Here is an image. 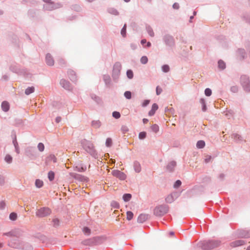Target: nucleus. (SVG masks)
<instances>
[{
	"mask_svg": "<svg viewBox=\"0 0 250 250\" xmlns=\"http://www.w3.org/2000/svg\"><path fill=\"white\" fill-rule=\"evenodd\" d=\"M83 145L84 149L88 153L92 154L94 152V146L90 142L84 140L83 142Z\"/></svg>",
	"mask_w": 250,
	"mask_h": 250,
	"instance_id": "obj_1",
	"label": "nucleus"
},
{
	"mask_svg": "<svg viewBox=\"0 0 250 250\" xmlns=\"http://www.w3.org/2000/svg\"><path fill=\"white\" fill-rule=\"evenodd\" d=\"M219 245V242L215 241H210L204 243L202 246L203 250H208L216 248Z\"/></svg>",
	"mask_w": 250,
	"mask_h": 250,
	"instance_id": "obj_2",
	"label": "nucleus"
},
{
	"mask_svg": "<svg viewBox=\"0 0 250 250\" xmlns=\"http://www.w3.org/2000/svg\"><path fill=\"white\" fill-rule=\"evenodd\" d=\"M50 213L51 210L49 208H42L37 211L36 215L40 217H42L49 215Z\"/></svg>",
	"mask_w": 250,
	"mask_h": 250,
	"instance_id": "obj_3",
	"label": "nucleus"
},
{
	"mask_svg": "<svg viewBox=\"0 0 250 250\" xmlns=\"http://www.w3.org/2000/svg\"><path fill=\"white\" fill-rule=\"evenodd\" d=\"M168 211L167 207L160 206L155 208L154 213L157 215H162L166 213Z\"/></svg>",
	"mask_w": 250,
	"mask_h": 250,
	"instance_id": "obj_4",
	"label": "nucleus"
},
{
	"mask_svg": "<svg viewBox=\"0 0 250 250\" xmlns=\"http://www.w3.org/2000/svg\"><path fill=\"white\" fill-rule=\"evenodd\" d=\"M122 65L119 62H116L113 66V76L115 77H118L120 74Z\"/></svg>",
	"mask_w": 250,
	"mask_h": 250,
	"instance_id": "obj_5",
	"label": "nucleus"
},
{
	"mask_svg": "<svg viewBox=\"0 0 250 250\" xmlns=\"http://www.w3.org/2000/svg\"><path fill=\"white\" fill-rule=\"evenodd\" d=\"M179 195L177 192H173L171 194L168 195L165 201L167 203H172L176 199H177Z\"/></svg>",
	"mask_w": 250,
	"mask_h": 250,
	"instance_id": "obj_6",
	"label": "nucleus"
},
{
	"mask_svg": "<svg viewBox=\"0 0 250 250\" xmlns=\"http://www.w3.org/2000/svg\"><path fill=\"white\" fill-rule=\"evenodd\" d=\"M112 175L121 180H124L126 178L125 174L119 170H114L112 171Z\"/></svg>",
	"mask_w": 250,
	"mask_h": 250,
	"instance_id": "obj_7",
	"label": "nucleus"
},
{
	"mask_svg": "<svg viewBox=\"0 0 250 250\" xmlns=\"http://www.w3.org/2000/svg\"><path fill=\"white\" fill-rule=\"evenodd\" d=\"M46 62L48 65H50V66H52L54 64V61L52 57L49 54H48L46 55Z\"/></svg>",
	"mask_w": 250,
	"mask_h": 250,
	"instance_id": "obj_8",
	"label": "nucleus"
},
{
	"mask_svg": "<svg viewBox=\"0 0 250 250\" xmlns=\"http://www.w3.org/2000/svg\"><path fill=\"white\" fill-rule=\"evenodd\" d=\"M148 219V215L142 214L139 215L138 218V221L139 223H142L145 222Z\"/></svg>",
	"mask_w": 250,
	"mask_h": 250,
	"instance_id": "obj_9",
	"label": "nucleus"
},
{
	"mask_svg": "<svg viewBox=\"0 0 250 250\" xmlns=\"http://www.w3.org/2000/svg\"><path fill=\"white\" fill-rule=\"evenodd\" d=\"M1 108L5 112L8 111L9 109V103L6 101L3 102L1 104Z\"/></svg>",
	"mask_w": 250,
	"mask_h": 250,
	"instance_id": "obj_10",
	"label": "nucleus"
},
{
	"mask_svg": "<svg viewBox=\"0 0 250 250\" xmlns=\"http://www.w3.org/2000/svg\"><path fill=\"white\" fill-rule=\"evenodd\" d=\"M158 106L157 104H154L152 106L151 110L149 112L148 114L149 116H152L154 114L155 111L158 109Z\"/></svg>",
	"mask_w": 250,
	"mask_h": 250,
	"instance_id": "obj_11",
	"label": "nucleus"
},
{
	"mask_svg": "<svg viewBox=\"0 0 250 250\" xmlns=\"http://www.w3.org/2000/svg\"><path fill=\"white\" fill-rule=\"evenodd\" d=\"M176 166V163L174 161L170 162L167 166V169L170 171H172Z\"/></svg>",
	"mask_w": 250,
	"mask_h": 250,
	"instance_id": "obj_12",
	"label": "nucleus"
},
{
	"mask_svg": "<svg viewBox=\"0 0 250 250\" xmlns=\"http://www.w3.org/2000/svg\"><path fill=\"white\" fill-rule=\"evenodd\" d=\"M244 243V242L243 240H236L231 243V246L232 247H238L241 246L243 245Z\"/></svg>",
	"mask_w": 250,
	"mask_h": 250,
	"instance_id": "obj_13",
	"label": "nucleus"
},
{
	"mask_svg": "<svg viewBox=\"0 0 250 250\" xmlns=\"http://www.w3.org/2000/svg\"><path fill=\"white\" fill-rule=\"evenodd\" d=\"M91 125L94 128H98L101 126V123L99 120H94L92 122Z\"/></svg>",
	"mask_w": 250,
	"mask_h": 250,
	"instance_id": "obj_14",
	"label": "nucleus"
},
{
	"mask_svg": "<svg viewBox=\"0 0 250 250\" xmlns=\"http://www.w3.org/2000/svg\"><path fill=\"white\" fill-rule=\"evenodd\" d=\"M134 169L137 172L141 171V167L140 164L138 162H135L134 164Z\"/></svg>",
	"mask_w": 250,
	"mask_h": 250,
	"instance_id": "obj_15",
	"label": "nucleus"
},
{
	"mask_svg": "<svg viewBox=\"0 0 250 250\" xmlns=\"http://www.w3.org/2000/svg\"><path fill=\"white\" fill-rule=\"evenodd\" d=\"M61 84L62 85L63 87H64L66 89H68L69 88V83L64 80H62L61 81Z\"/></svg>",
	"mask_w": 250,
	"mask_h": 250,
	"instance_id": "obj_16",
	"label": "nucleus"
},
{
	"mask_svg": "<svg viewBox=\"0 0 250 250\" xmlns=\"http://www.w3.org/2000/svg\"><path fill=\"white\" fill-rule=\"evenodd\" d=\"M218 67L220 69H224L225 68L226 64L224 62H223V61L219 60L218 62Z\"/></svg>",
	"mask_w": 250,
	"mask_h": 250,
	"instance_id": "obj_17",
	"label": "nucleus"
},
{
	"mask_svg": "<svg viewBox=\"0 0 250 250\" xmlns=\"http://www.w3.org/2000/svg\"><path fill=\"white\" fill-rule=\"evenodd\" d=\"M34 91V87H29L27 89H26L25 91V93L26 95H29L30 94L33 93Z\"/></svg>",
	"mask_w": 250,
	"mask_h": 250,
	"instance_id": "obj_18",
	"label": "nucleus"
},
{
	"mask_svg": "<svg viewBox=\"0 0 250 250\" xmlns=\"http://www.w3.org/2000/svg\"><path fill=\"white\" fill-rule=\"evenodd\" d=\"M205 146V143L203 141H199L196 144V146L198 148H202Z\"/></svg>",
	"mask_w": 250,
	"mask_h": 250,
	"instance_id": "obj_19",
	"label": "nucleus"
},
{
	"mask_svg": "<svg viewBox=\"0 0 250 250\" xmlns=\"http://www.w3.org/2000/svg\"><path fill=\"white\" fill-rule=\"evenodd\" d=\"M55 174L52 171H50L48 173V177L50 181H53L54 179Z\"/></svg>",
	"mask_w": 250,
	"mask_h": 250,
	"instance_id": "obj_20",
	"label": "nucleus"
},
{
	"mask_svg": "<svg viewBox=\"0 0 250 250\" xmlns=\"http://www.w3.org/2000/svg\"><path fill=\"white\" fill-rule=\"evenodd\" d=\"M123 198L125 201L127 202L130 200L131 195L130 194H125L123 195Z\"/></svg>",
	"mask_w": 250,
	"mask_h": 250,
	"instance_id": "obj_21",
	"label": "nucleus"
},
{
	"mask_svg": "<svg viewBox=\"0 0 250 250\" xmlns=\"http://www.w3.org/2000/svg\"><path fill=\"white\" fill-rule=\"evenodd\" d=\"M4 160L7 163L10 164L12 161V157L10 155L7 154L5 157Z\"/></svg>",
	"mask_w": 250,
	"mask_h": 250,
	"instance_id": "obj_22",
	"label": "nucleus"
},
{
	"mask_svg": "<svg viewBox=\"0 0 250 250\" xmlns=\"http://www.w3.org/2000/svg\"><path fill=\"white\" fill-rule=\"evenodd\" d=\"M35 185L37 188H41L43 185V182L39 179H37L36 181Z\"/></svg>",
	"mask_w": 250,
	"mask_h": 250,
	"instance_id": "obj_23",
	"label": "nucleus"
},
{
	"mask_svg": "<svg viewBox=\"0 0 250 250\" xmlns=\"http://www.w3.org/2000/svg\"><path fill=\"white\" fill-rule=\"evenodd\" d=\"M133 216V213L130 211L126 212V218L128 220H130L132 219Z\"/></svg>",
	"mask_w": 250,
	"mask_h": 250,
	"instance_id": "obj_24",
	"label": "nucleus"
},
{
	"mask_svg": "<svg viewBox=\"0 0 250 250\" xmlns=\"http://www.w3.org/2000/svg\"><path fill=\"white\" fill-rule=\"evenodd\" d=\"M165 40L166 43L169 44L171 42H172L173 39L170 36H166L165 37Z\"/></svg>",
	"mask_w": 250,
	"mask_h": 250,
	"instance_id": "obj_25",
	"label": "nucleus"
},
{
	"mask_svg": "<svg viewBox=\"0 0 250 250\" xmlns=\"http://www.w3.org/2000/svg\"><path fill=\"white\" fill-rule=\"evenodd\" d=\"M151 128L153 131L156 133L159 131V126L157 125H153L151 126Z\"/></svg>",
	"mask_w": 250,
	"mask_h": 250,
	"instance_id": "obj_26",
	"label": "nucleus"
},
{
	"mask_svg": "<svg viewBox=\"0 0 250 250\" xmlns=\"http://www.w3.org/2000/svg\"><path fill=\"white\" fill-rule=\"evenodd\" d=\"M126 75L129 79H132L133 77V73L131 70H128L127 71Z\"/></svg>",
	"mask_w": 250,
	"mask_h": 250,
	"instance_id": "obj_27",
	"label": "nucleus"
},
{
	"mask_svg": "<svg viewBox=\"0 0 250 250\" xmlns=\"http://www.w3.org/2000/svg\"><path fill=\"white\" fill-rule=\"evenodd\" d=\"M112 144V141L111 138H107L106 140L105 145L107 147H110Z\"/></svg>",
	"mask_w": 250,
	"mask_h": 250,
	"instance_id": "obj_28",
	"label": "nucleus"
},
{
	"mask_svg": "<svg viewBox=\"0 0 250 250\" xmlns=\"http://www.w3.org/2000/svg\"><path fill=\"white\" fill-rule=\"evenodd\" d=\"M58 63L61 66H63L66 64L65 61L62 58L59 59L58 60Z\"/></svg>",
	"mask_w": 250,
	"mask_h": 250,
	"instance_id": "obj_29",
	"label": "nucleus"
},
{
	"mask_svg": "<svg viewBox=\"0 0 250 250\" xmlns=\"http://www.w3.org/2000/svg\"><path fill=\"white\" fill-rule=\"evenodd\" d=\"M124 96L126 99H130L131 98V93L129 91H125Z\"/></svg>",
	"mask_w": 250,
	"mask_h": 250,
	"instance_id": "obj_30",
	"label": "nucleus"
},
{
	"mask_svg": "<svg viewBox=\"0 0 250 250\" xmlns=\"http://www.w3.org/2000/svg\"><path fill=\"white\" fill-rule=\"evenodd\" d=\"M212 92L210 89L206 88L205 90V94L207 96H209L211 95Z\"/></svg>",
	"mask_w": 250,
	"mask_h": 250,
	"instance_id": "obj_31",
	"label": "nucleus"
},
{
	"mask_svg": "<svg viewBox=\"0 0 250 250\" xmlns=\"http://www.w3.org/2000/svg\"><path fill=\"white\" fill-rule=\"evenodd\" d=\"M83 233L86 235H89L90 233V230L87 227H85L83 230Z\"/></svg>",
	"mask_w": 250,
	"mask_h": 250,
	"instance_id": "obj_32",
	"label": "nucleus"
},
{
	"mask_svg": "<svg viewBox=\"0 0 250 250\" xmlns=\"http://www.w3.org/2000/svg\"><path fill=\"white\" fill-rule=\"evenodd\" d=\"M38 148L40 151H42L44 150V146L42 143H39L38 145Z\"/></svg>",
	"mask_w": 250,
	"mask_h": 250,
	"instance_id": "obj_33",
	"label": "nucleus"
},
{
	"mask_svg": "<svg viewBox=\"0 0 250 250\" xmlns=\"http://www.w3.org/2000/svg\"><path fill=\"white\" fill-rule=\"evenodd\" d=\"M17 214L15 213H11L9 216L10 219L12 220H15L17 218Z\"/></svg>",
	"mask_w": 250,
	"mask_h": 250,
	"instance_id": "obj_34",
	"label": "nucleus"
},
{
	"mask_svg": "<svg viewBox=\"0 0 250 250\" xmlns=\"http://www.w3.org/2000/svg\"><path fill=\"white\" fill-rule=\"evenodd\" d=\"M147 32H148V34L151 37H153L154 36V33L153 31V30L150 27H148L147 28Z\"/></svg>",
	"mask_w": 250,
	"mask_h": 250,
	"instance_id": "obj_35",
	"label": "nucleus"
},
{
	"mask_svg": "<svg viewBox=\"0 0 250 250\" xmlns=\"http://www.w3.org/2000/svg\"><path fill=\"white\" fill-rule=\"evenodd\" d=\"M112 116L116 119H118L120 117V113L119 112L114 111L112 113Z\"/></svg>",
	"mask_w": 250,
	"mask_h": 250,
	"instance_id": "obj_36",
	"label": "nucleus"
},
{
	"mask_svg": "<svg viewBox=\"0 0 250 250\" xmlns=\"http://www.w3.org/2000/svg\"><path fill=\"white\" fill-rule=\"evenodd\" d=\"M148 61L147 58L146 56H143L141 59V62L143 64H146Z\"/></svg>",
	"mask_w": 250,
	"mask_h": 250,
	"instance_id": "obj_37",
	"label": "nucleus"
},
{
	"mask_svg": "<svg viewBox=\"0 0 250 250\" xmlns=\"http://www.w3.org/2000/svg\"><path fill=\"white\" fill-rule=\"evenodd\" d=\"M162 70L164 72H167L169 70V66L167 65H164L162 66Z\"/></svg>",
	"mask_w": 250,
	"mask_h": 250,
	"instance_id": "obj_38",
	"label": "nucleus"
},
{
	"mask_svg": "<svg viewBox=\"0 0 250 250\" xmlns=\"http://www.w3.org/2000/svg\"><path fill=\"white\" fill-rule=\"evenodd\" d=\"M146 137V133L145 132H141L139 133V137L140 139H143Z\"/></svg>",
	"mask_w": 250,
	"mask_h": 250,
	"instance_id": "obj_39",
	"label": "nucleus"
},
{
	"mask_svg": "<svg viewBox=\"0 0 250 250\" xmlns=\"http://www.w3.org/2000/svg\"><path fill=\"white\" fill-rule=\"evenodd\" d=\"M121 34L123 37H125L126 33V24H125L123 29L121 30Z\"/></svg>",
	"mask_w": 250,
	"mask_h": 250,
	"instance_id": "obj_40",
	"label": "nucleus"
},
{
	"mask_svg": "<svg viewBox=\"0 0 250 250\" xmlns=\"http://www.w3.org/2000/svg\"><path fill=\"white\" fill-rule=\"evenodd\" d=\"M181 185V182L180 180H177L174 185V187L175 188H177L179 187V186H180Z\"/></svg>",
	"mask_w": 250,
	"mask_h": 250,
	"instance_id": "obj_41",
	"label": "nucleus"
},
{
	"mask_svg": "<svg viewBox=\"0 0 250 250\" xmlns=\"http://www.w3.org/2000/svg\"><path fill=\"white\" fill-rule=\"evenodd\" d=\"M76 170H77L78 171H79V172L84 171L86 169L85 167H76Z\"/></svg>",
	"mask_w": 250,
	"mask_h": 250,
	"instance_id": "obj_42",
	"label": "nucleus"
},
{
	"mask_svg": "<svg viewBox=\"0 0 250 250\" xmlns=\"http://www.w3.org/2000/svg\"><path fill=\"white\" fill-rule=\"evenodd\" d=\"M162 92V89L159 86H157L156 87V94L157 95H159L161 93V92Z\"/></svg>",
	"mask_w": 250,
	"mask_h": 250,
	"instance_id": "obj_43",
	"label": "nucleus"
},
{
	"mask_svg": "<svg viewBox=\"0 0 250 250\" xmlns=\"http://www.w3.org/2000/svg\"><path fill=\"white\" fill-rule=\"evenodd\" d=\"M122 130L124 133H125L126 132L128 131V128L125 126H123L122 127Z\"/></svg>",
	"mask_w": 250,
	"mask_h": 250,
	"instance_id": "obj_44",
	"label": "nucleus"
},
{
	"mask_svg": "<svg viewBox=\"0 0 250 250\" xmlns=\"http://www.w3.org/2000/svg\"><path fill=\"white\" fill-rule=\"evenodd\" d=\"M149 103V100H145L144 101V102L143 103V104H142V105L143 106H146L147 104H148Z\"/></svg>",
	"mask_w": 250,
	"mask_h": 250,
	"instance_id": "obj_45",
	"label": "nucleus"
},
{
	"mask_svg": "<svg viewBox=\"0 0 250 250\" xmlns=\"http://www.w3.org/2000/svg\"><path fill=\"white\" fill-rule=\"evenodd\" d=\"M232 137L235 140L239 139L240 138V136L237 134H234L232 135Z\"/></svg>",
	"mask_w": 250,
	"mask_h": 250,
	"instance_id": "obj_46",
	"label": "nucleus"
},
{
	"mask_svg": "<svg viewBox=\"0 0 250 250\" xmlns=\"http://www.w3.org/2000/svg\"><path fill=\"white\" fill-rule=\"evenodd\" d=\"M112 205L114 208H119V205L117 202H114L112 203Z\"/></svg>",
	"mask_w": 250,
	"mask_h": 250,
	"instance_id": "obj_47",
	"label": "nucleus"
},
{
	"mask_svg": "<svg viewBox=\"0 0 250 250\" xmlns=\"http://www.w3.org/2000/svg\"><path fill=\"white\" fill-rule=\"evenodd\" d=\"M173 7L175 9H178L179 8V4L177 3H174L173 5Z\"/></svg>",
	"mask_w": 250,
	"mask_h": 250,
	"instance_id": "obj_48",
	"label": "nucleus"
},
{
	"mask_svg": "<svg viewBox=\"0 0 250 250\" xmlns=\"http://www.w3.org/2000/svg\"><path fill=\"white\" fill-rule=\"evenodd\" d=\"M43 1L47 3L53 4V2L51 0H43Z\"/></svg>",
	"mask_w": 250,
	"mask_h": 250,
	"instance_id": "obj_49",
	"label": "nucleus"
},
{
	"mask_svg": "<svg viewBox=\"0 0 250 250\" xmlns=\"http://www.w3.org/2000/svg\"><path fill=\"white\" fill-rule=\"evenodd\" d=\"M200 102L203 104V105H204V106L205 107V102L203 99H201L200 100Z\"/></svg>",
	"mask_w": 250,
	"mask_h": 250,
	"instance_id": "obj_50",
	"label": "nucleus"
},
{
	"mask_svg": "<svg viewBox=\"0 0 250 250\" xmlns=\"http://www.w3.org/2000/svg\"><path fill=\"white\" fill-rule=\"evenodd\" d=\"M5 206V203L4 202H1L0 203V208H3Z\"/></svg>",
	"mask_w": 250,
	"mask_h": 250,
	"instance_id": "obj_51",
	"label": "nucleus"
},
{
	"mask_svg": "<svg viewBox=\"0 0 250 250\" xmlns=\"http://www.w3.org/2000/svg\"><path fill=\"white\" fill-rule=\"evenodd\" d=\"M146 40H145V39H143V40H142L141 41V43H142V44H144L146 43Z\"/></svg>",
	"mask_w": 250,
	"mask_h": 250,
	"instance_id": "obj_52",
	"label": "nucleus"
},
{
	"mask_svg": "<svg viewBox=\"0 0 250 250\" xmlns=\"http://www.w3.org/2000/svg\"><path fill=\"white\" fill-rule=\"evenodd\" d=\"M143 121L144 124H146L148 122V120L147 119H144Z\"/></svg>",
	"mask_w": 250,
	"mask_h": 250,
	"instance_id": "obj_53",
	"label": "nucleus"
},
{
	"mask_svg": "<svg viewBox=\"0 0 250 250\" xmlns=\"http://www.w3.org/2000/svg\"><path fill=\"white\" fill-rule=\"evenodd\" d=\"M56 122L59 123L60 120H61V118L60 117H57L56 119Z\"/></svg>",
	"mask_w": 250,
	"mask_h": 250,
	"instance_id": "obj_54",
	"label": "nucleus"
},
{
	"mask_svg": "<svg viewBox=\"0 0 250 250\" xmlns=\"http://www.w3.org/2000/svg\"><path fill=\"white\" fill-rule=\"evenodd\" d=\"M150 45H151V43H150V42H148L147 43V47H150Z\"/></svg>",
	"mask_w": 250,
	"mask_h": 250,
	"instance_id": "obj_55",
	"label": "nucleus"
},
{
	"mask_svg": "<svg viewBox=\"0 0 250 250\" xmlns=\"http://www.w3.org/2000/svg\"><path fill=\"white\" fill-rule=\"evenodd\" d=\"M232 90L235 91V90H237V88L235 87H232Z\"/></svg>",
	"mask_w": 250,
	"mask_h": 250,
	"instance_id": "obj_56",
	"label": "nucleus"
},
{
	"mask_svg": "<svg viewBox=\"0 0 250 250\" xmlns=\"http://www.w3.org/2000/svg\"><path fill=\"white\" fill-rule=\"evenodd\" d=\"M206 109V106H205V107H204V105H203V110L204 111H205Z\"/></svg>",
	"mask_w": 250,
	"mask_h": 250,
	"instance_id": "obj_57",
	"label": "nucleus"
},
{
	"mask_svg": "<svg viewBox=\"0 0 250 250\" xmlns=\"http://www.w3.org/2000/svg\"><path fill=\"white\" fill-rule=\"evenodd\" d=\"M44 9H46V10H50V9H49V8H47V7H45V6H44Z\"/></svg>",
	"mask_w": 250,
	"mask_h": 250,
	"instance_id": "obj_58",
	"label": "nucleus"
},
{
	"mask_svg": "<svg viewBox=\"0 0 250 250\" xmlns=\"http://www.w3.org/2000/svg\"><path fill=\"white\" fill-rule=\"evenodd\" d=\"M125 2H128L130 1V0H124Z\"/></svg>",
	"mask_w": 250,
	"mask_h": 250,
	"instance_id": "obj_59",
	"label": "nucleus"
},
{
	"mask_svg": "<svg viewBox=\"0 0 250 250\" xmlns=\"http://www.w3.org/2000/svg\"><path fill=\"white\" fill-rule=\"evenodd\" d=\"M247 250H250V246L248 247Z\"/></svg>",
	"mask_w": 250,
	"mask_h": 250,
	"instance_id": "obj_60",
	"label": "nucleus"
},
{
	"mask_svg": "<svg viewBox=\"0 0 250 250\" xmlns=\"http://www.w3.org/2000/svg\"><path fill=\"white\" fill-rule=\"evenodd\" d=\"M170 234L173 235V232H170Z\"/></svg>",
	"mask_w": 250,
	"mask_h": 250,
	"instance_id": "obj_61",
	"label": "nucleus"
},
{
	"mask_svg": "<svg viewBox=\"0 0 250 250\" xmlns=\"http://www.w3.org/2000/svg\"><path fill=\"white\" fill-rule=\"evenodd\" d=\"M115 161H112V163H115Z\"/></svg>",
	"mask_w": 250,
	"mask_h": 250,
	"instance_id": "obj_62",
	"label": "nucleus"
},
{
	"mask_svg": "<svg viewBox=\"0 0 250 250\" xmlns=\"http://www.w3.org/2000/svg\"><path fill=\"white\" fill-rule=\"evenodd\" d=\"M192 18H193L192 17H190V20H191V19H192Z\"/></svg>",
	"mask_w": 250,
	"mask_h": 250,
	"instance_id": "obj_63",
	"label": "nucleus"
}]
</instances>
